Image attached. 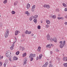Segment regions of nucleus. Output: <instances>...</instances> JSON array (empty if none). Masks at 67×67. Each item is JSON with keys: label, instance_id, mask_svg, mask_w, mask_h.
<instances>
[{"label": "nucleus", "instance_id": "f257e3e1", "mask_svg": "<svg viewBox=\"0 0 67 67\" xmlns=\"http://www.w3.org/2000/svg\"><path fill=\"white\" fill-rule=\"evenodd\" d=\"M35 54L31 53L29 55V58L30 61H32L33 60V57H35Z\"/></svg>", "mask_w": 67, "mask_h": 67}, {"label": "nucleus", "instance_id": "f03ea898", "mask_svg": "<svg viewBox=\"0 0 67 67\" xmlns=\"http://www.w3.org/2000/svg\"><path fill=\"white\" fill-rule=\"evenodd\" d=\"M59 43L60 44H61L60 45V47L62 48L64 46V45L66 44V41H64L63 43L62 41H60L59 42Z\"/></svg>", "mask_w": 67, "mask_h": 67}, {"label": "nucleus", "instance_id": "7ed1b4c3", "mask_svg": "<svg viewBox=\"0 0 67 67\" xmlns=\"http://www.w3.org/2000/svg\"><path fill=\"white\" fill-rule=\"evenodd\" d=\"M9 31L8 29H7L6 30V32L5 33L4 37H7L9 35Z\"/></svg>", "mask_w": 67, "mask_h": 67}, {"label": "nucleus", "instance_id": "20e7f679", "mask_svg": "<svg viewBox=\"0 0 67 67\" xmlns=\"http://www.w3.org/2000/svg\"><path fill=\"white\" fill-rule=\"evenodd\" d=\"M11 55V52L10 51H8L7 52L6 55L7 57H9Z\"/></svg>", "mask_w": 67, "mask_h": 67}, {"label": "nucleus", "instance_id": "39448f33", "mask_svg": "<svg viewBox=\"0 0 67 67\" xmlns=\"http://www.w3.org/2000/svg\"><path fill=\"white\" fill-rule=\"evenodd\" d=\"M43 7L44 8H46L47 9H49L50 8V6L48 5H47L46 4H44Z\"/></svg>", "mask_w": 67, "mask_h": 67}, {"label": "nucleus", "instance_id": "423d86ee", "mask_svg": "<svg viewBox=\"0 0 67 67\" xmlns=\"http://www.w3.org/2000/svg\"><path fill=\"white\" fill-rule=\"evenodd\" d=\"M47 40L48 41H49L50 40V39H51V36L49 34H48L47 35Z\"/></svg>", "mask_w": 67, "mask_h": 67}, {"label": "nucleus", "instance_id": "0eeeda50", "mask_svg": "<svg viewBox=\"0 0 67 67\" xmlns=\"http://www.w3.org/2000/svg\"><path fill=\"white\" fill-rule=\"evenodd\" d=\"M35 8V5H34L32 6L31 8V11L32 12H34V9Z\"/></svg>", "mask_w": 67, "mask_h": 67}, {"label": "nucleus", "instance_id": "6e6552de", "mask_svg": "<svg viewBox=\"0 0 67 67\" xmlns=\"http://www.w3.org/2000/svg\"><path fill=\"white\" fill-rule=\"evenodd\" d=\"M48 65V62H47L45 63V64H44L42 66V67H46L47 66V65Z\"/></svg>", "mask_w": 67, "mask_h": 67}, {"label": "nucleus", "instance_id": "1a4fd4ad", "mask_svg": "<svg viewBox=\"0 0 67 67\" xmlns=\"http://www.w3.org/2000/svg\"><path fill=\"white\" fill-rule=\"evenodd\" d=\"M24 64H25L27 63V58H25L24 59Z\"/></svg>", "mask_w": 67, "mask_h": 67}, {"label": "nucleus", "instance_id": "9d476101", "mask_svg": "<svg viewBox=\"0 0 67 67\" xmlns=\"http://www.w3.org/2000/svg\"><path fill=\"white\" fill-rule=\"evenodd\" d=\"M49 67H53L52 64V61L50 62L49 65Z\"/></svg>", "mask_w": 67, "mask_h": 67}, {"label": "nucleus", "instance_id": "9b49d317", "mask_svg": "<svg viewBox=\"0 0 67 67\" xmlns=\"http://www.w3.org/2000/svg\"><path fill=\"white\" fill-rule=\"evenodd\" d=\"M53 41H54V42H57V38L56 37H54L53 38Z\"/></svg>", "mask_w": 67, "mask_h": 67}, {"label": "nucleus", "instance_id": "f8f14e48", "mask_svg": "<svg viewBox=\"0 0 67 67\" xmlns=\"http://www.w3.org/2000/svg\"><path fill=\"white\" fill-rule=\"evenodd\" d=\"M34 17L33 16H32L30 17L29 19L30 21H31L32 20H33V18H34Z\"/></svg>", "mask_w": 67, "mask_h": 67}, {"label": "nucleus", "instance_id": "ddd939ff", "mask_svg": "<svg viewBox=\"0 0 67 67\" xmlns=\"http://www.w3.org/2000/svg\"><path fill=\"white\" fill-rule=\"evenodd\" d=\"M41 47H38L37 49V51H38L39 52H41Z\"/></svg>", "mask_w": 67, "mask_h": 67}, {"label": "nucleus", "instance_id": "4468645a", "mask_svg": "<svg viewBox=\"0 0 67 67\" xmlns=\"http://www.w3.org/2000/svg\"><path fill=\"white\" fill-rule=\"evenodd\" d=\"M63 61H67V57H64L63 58Z\"/></svg>", "mask_w": 67, "mask_h": 67}, {"label": "nucleus", "instance_id": "2eb2a0df", "mask_svg": "<svg viewBox=\"0 0 67 67\" xmlns=\"http://www.w3.org/2000/svg\"><path fill=\"white\" fill-rule=\"evenodd\" d=\"M46 47L47 48H51V46H50V44L47 45L46 46Z\"/></svg>", "mask_w": 67, "mask_h": 67}, {"label": "nucleus", "instance_id": "dca6fc26", "mask_svg": "<svg viewBox=\"0 0 67 67\" xmlns=\"http://www.w3.org/2000/svg\"><path fill=\"white\" fill-rule=\"evenodd\" d=\"M19 32V31H18L16 30V31L15 32V35H17L18 34Z\"/></svg>", "mask_w": 67, "mask_h": 67}, {"label": "nucleus", "instance_id": "f3484780", "mask_svg": "<svg viewBox=\"0 0 67 67\" xmlns=\"http://www.w3.org/2000/svg\"><path fill=\"white\" fill-rule=\"evenodd\" d=\"M13 59L14 60H18V58L16 57L15 56L13 57Z\"/></svg>", "mask_w": 67, "mask_h": 67}, {"label": "nucleus", "instance_id": "a211bd4d", "mask_svg": "<svg viewBox=\"0 0 67 67\" xmlns=\"http://www.w3.org/2000/svg\"><path fill=\"white\" fill-rule=\"evenodd\" d=\"M14 46V45H12V46L10 48L11 50H13V49Z\"/></svg>", "mask_w": 67, "mask_h": 67}, {"label": "nucleus", "instance_id": "6ab92c4d", "mask_svg": "<svg viewBox=\"0 0 67 67\" xmlns=\"http://www.w3.org/2000/svg\"><path fill=\"white\" fill-rule=\"evenodd\" d=\"M46 23L48 24H49L50 23V21L48 20H46Z\"/></svg>", "mask_w": 67, "mask_h": 67}, {"label": "nucleus", "instance_id": "aec40b11", "mask_svg": "<svg viewBox=\"0 0 67 67\" xmlns=\"http://www.w3.org/2000/svg\"><path fill=\"white\" fill-rule=\"evenodd\" d=\"M30 7V5L29 4H28L27 5V7L28 9H29Z\"/></svg>", "mask_w": 67, "mask_h": 67}, {"label": "nucleus", "instance_id": "412c9836", "mask_svg": "<svg viewBox=\"0 0 67 67\" xmlns=\"http://www.w3.org/2000/svg\"><path fill=\"white\" fill-rule=\"evenodd\" d=\"M25 13L26 14H27V15H28V16H29V15H30V13H29V12H26Z\"/></svg>", "mask_w": 67, "mask_h": 67}, {"label": "nucleus", "instance_id": "4be33fe9", "mask_svg": "<svg viewBox=\"0 0 67 67\" xmlns=\"http://www.w3.org/2000/svg\"><path fill=\"white\" fill-rule=\"evenodd\" d=\"M63 66L64 67H67V63H64L63 64Z\"/></svg>", "mask_w": 67, "mask_h": 67}, {"label": "nucleus", "instance_id": "5701e85b", "mask_svg": "<svg viewBox=\"0 0 67 67\" xmlns=\"http://www.w3.org/2000/svg\"><path fill=\"white\" fill-rule=\"evenodd\" d=\"M34 21L35 22V23H36L37 22V19H34Z\"/></svg>", "mask_w": 67, "mask_h": 67}, {"label": "nucleus", "instance_id": "b1692460", "mask_svg": "<svg viewBox=\"0 0 67 67\" xmlns=\"http://www.w3.org/2000/svg\"><path fill=\"white\" fill-rule=\"evenodd\" d=\"M26 55V53H24L23 54V57H25V56Z\"/></svg>", "mask_w": 67, "mask_h": 67}, {"label": "nucleus", "instance_id": "393cba45", "mask_svg": "<svg viewBox=\"0 0 67 67\" xmlns=\"http://www.w3.org/2000/svg\"><path fill=\"white\" fill-rule=\"evenodd\" d=\"M19 53L20 52H19V51H18L16 52V55H18L19 54Z\"/></svg>", "mask_w": 67, "mask_h": 67}, {"label": "nucleus", "instance_id": "a878e982", "mask_svg": "<svg viewBox=\"0 0 67 67\" xmlns=\"http://www.w3.org/2000/svg\"><path fill=\"white\" fill-rule=\"evenodd\" d=\"M42 56H43V55L42 54H40L39 55V59H41L42 58Z\"/></svg>", "mask_w": 67, "mask_h": 67}, {"label": "nucleus", "instance_id": "bb28decb", "mask_svg": "<svg viewBox=\"0 0 67 67\" xmlns=\"http://www.w3.org/2000/svg\"><path fill=\"white\" fill-rule=\"evenodd\" d=\"M63 5L64 7H67V5L65 3H63Z\"/></svg>", "mask_w": 67, "mask_h": 67}, {"label": "nucleus", "instance_id": "cd10ccee", "mask_svg": "<svg viewBox=\"0 0 67 67\" xmlns=\"http://www.w3.org/2000/svg\"><path fill=\"white\" fill-rule=\"evenodd\" d=\"M52 18L53 19H56V15H53V16H52Z\"/></svg>", "mask_w": 67, "mask_h": 67}, {"label": "nucleus", "instance_id": "c85d7f7f", "mask_svg": "<svg viewBox=\"0 0 67 67\" xmlns=\"http://www.w3.org/2000/svg\"><path fill=\"white\" fill-rule=\"evenodd\" d=\"M12 58L11 57H10L9 58V60L10 61V62H12Z\"/></svg>", "mask_w": 67, "mask_h": 67}, {"label": "nucleus", "instance_id": "c756f323", "mask_svg": "<svg viewBox=\"0 0 67 67\" xmlns=\"http://www.w3.org/2000/svg\"><path fill=\"white\" fill-rule=\"evenodd\" d=\"M57 59L59 61V62L60 60V58H59V57H57Z\"/></svg>", "mask_w": 67, "mask_h": 67}, {"label": "nucleus", "instance_id": "7c9ffc66", "mask_svg": "<svg viewBox=\"0 0 67 67\" xmlns=\"http://www.w3.org/2000/svg\"><path fill=\"white\" fill-rule=\"evenodd\" d=\"M7 3V0H5L3 1V3L4 4H5Z\"/></svg>", "mask_w": 67, "mask_h": 67}, {"label": "nucleus", "instance_id": "2f4dec72", "mask_svg": "<svg viewBox=\"0 0 67 67\" xmlns=\"http://www.w3.org/2000/svg\"><path fill=\"white\" fill-rule=\"evenodd\" d=\"M55 11L56 12H59V9H55Z\"/></svg>", "mask_w": 67, "mask_h": 67}, {"label": "nucleus", "instance_id": "473e14b6", "mask_svg": "<svg viewBox=\"0 0 67 67\" xmlns=\"http://www.w3.org/2000/svg\"><path fill=\"white\" fill-rule=\"evenodd\" d=\"M46 28H48L49 27V25L47 24L46 25Z\"/></svg>", "mask_w": 67, "mask_h": 67}, {"label": "nucleus", "instance_id": "72a5a7b5", "mask_svg": "<svg viewBox=\"0 0 67 67\" xmlns=\"http://www.w3.org/2000/svg\"><path fill=\"white\" fill-rule=\"evenodd\" d=\"M12 14H15V12L14 11H13L12 12Z\"/></svg>", "mask_w": 67, "mask_h": 67}, {"label": "nucleus", "instance_id": "f704fd0d", "mask_svg": "<svg viewBox=\"0 0 67 67\" xmlns=\"http://www.w3.org/2000/svg\"><path fill=\"white\" fill-rule=\"evenodd\" d=\"M34 18H35V19H36V18H37L38 17V16H37V15H35L34 16Z\"/></svg>", "mask_w": 67, "mask_h": 67}, {"label": "nucleus", "instance_id": "c9c22d12", "mask_svg": "<svg viewBox=\"0 0 67 67\" xmlns=\"http://www.w3.org/2000/svg\"><path fill=\"white\" fill-rule=\"evenodd\" d=\"M3 57V56H1V55H0V60H1V58L2 59Z\"/></svg>", "mask_w": 67, "mask_h": 67}, {"label": "nucleus", "instance_id": "e433bc0d", "mask_svg": "<svg viewBox=\"0 0 67 67\" xmlns=\"http://www.w3.org/2000/svg\"><path fill=\"white\" fill-rule=\"evenodd\" d=\"M17 4H18V2H16L14 3V5H16Z\"/></svg>", "mask_w": 67, "mask_h": 67}, {"label": "nucleus", "instance_id": "4c0bfd02", "mask_svg": "<svg viewBox=\"0 0 67 67\" xmlns=\"http://www.w3.org/2000/svg\"><path fill=\"white\" fill-rule=\"evenodd\" d=\"M28 32H29V31L27 30H26V31L25 33H26V34H28Z\"/></svg>", "mask_w": 67, "mask_h": 67}, {"label": "nucleus", "instance_id": "58836bf2", "mask_svg": "<svg viewBox=\"0 0 67 67\" xmlns=\"http://www.w3.org/2000/svg\"><path fill=\"white\" fill-rule=\"evenodd\" d=\"M38 29H41V26H40L39 25L38 26Z\"/></svg>", "mask_w": 67, "mask_h": 67}, {"label": "nucleus", "instance_id": "ea45409f", "mask_svg": "<svg viewBox=\"0 0 67 67\" xmlns=\"http://www.w3.org/2000/svg\"><path fill=\"white\" fill-rule=\"evenodd\" d=\"M55 51L56 52H59V50L58 49H55Z\"/></svg>", "mask_w": 67, "mask_h": 67}, {"label": "nucleus", "instance_id": "a19ab883", "mask_svg": "<svg viewBox=\"0 0 67 67\" xmlns=\"http://www.w3.org/2000/svg\"><path fill=\"white\" fill-rule=\"evenodd\" d=\"M7 64V63H5L4 64V67H5L6 66V65Z\"/></svg>", "mask_w": 67, "mask_h": 67}, {"label": "nucleus", "instance_id": "79ce46f5", "mask_svg": "<svg viewBox=\"0 0 67 67\" xmlns=\"http://www.w3.org/2000/svg\"><path fill=\"white\" fill-rule=\"evenodd\" d=\"M57 19L58 20H60L61 17H58L57 18Z\"/></svg>", "mask_w": 67, "mask_h": 67}, {"label": "nucleus", "instance_id": "37998d69", "mask_svg": "<svg viewBox=\"0 0 67 67\" xmlns=\"http://www.w3.org/2000/svg\"><path fill=\"white\" fill-rule=\"evenodd\" d=\"M50 40L51 41H53V38H50Z\"/></svg>", "mask_w": 67, "mask_h": 67}, {"label": "nucleus", "instance_id": "c03bdc74", "mask_svg": "<svg viewBox=\"0 0 67 67\" xmlns=\"http://www.w3.org/2000/svg\"><path fill=\"white\" fill-rule=\"evenodd\" d=\"M2 26V23H0V27Z\"/></svg>", "mask_w": 67, "mask_h": 67}, {"label": "nucleus", "instance_id": "a18cd8bd", "mask_svg": "<svg viewBox=\"0 0 67 67\" xmlns=\"http://www.w3.org/2000/svg\"><path fill=\"white\" fill-rule=\"evenodd\" d=\"M24 49L25 48H24V47H22V49H21L22 51H24Z\"/></svg>", "mask_w": 67, "mask_h": 67}, {"label": "nucleus", "instance_id": "49530a36", "mask_svg": "<svg viewBox=\"0 0 67 67\" xmlns=\"http://www.w3.org/2000/svg\"><path fill=\"white\" fill-rule=\"evenodd\" d=\"M39 59V58H38V57H37L36 58V60H38Z\"/></svg>", "mask_w": 67, "mask_h": 67}, {"label": "nucleus", "instance_id": "de8ad7c7", "mask_svg": "<svg viewBox=\"0 0 67 67\" xmlns=\"http://www.w3.org/2000/svg\"><path fill=\"white\" fill-rule=\"evenodd\" d=\"M31 31H28V34H31Z\"/></svg>", "mask_w": 67, "mask_h": 67}, {"label": "nucleus", "instance_id": "09e8293b", "mask_svg": "<svg viewBox=\"0 0 67 67\" xmlns=\"http://www.w3.org/2000/svg\"><path fill=\"white\" fill-rule=\"evenodd\" d=\"M2 62H0V66H2Z\"/></svg>", "mask_w": 67, "mask_h": 67}, {"label": "nucleus", "instance_id": "8fccbe9b", "mask_svg": "<svg viewBox=\"0 0 67 67\" xmlns=\"http://www.w3.org/2000/svg\"><path fill=\"white\" fill-rule=\"evenodd\" d=\"M64 11H67V8H65V9H64Z\"/></svg>", "mask_w": 67, "mask_h": 67}, {"label": "nucleus", "instance_id": "3c124183", "mask_svg": "<svg viewBox=\"0 0 67 67\" xmlns=\"http://www.w3.org/2000/svg\"><path fill=\"white\" fill-rule=\"evenodd\" d=\"M50 46H54V44H50Z\"/></svg>", "mask_w": 67, "mask_h": 67}, {"label": "nucleus", "instance_id": "603ef678", "mask_svg": "<svg viewBox=\"0 0 67 67\" xmlns=\"http://www.w3.org/2000/svg\"><path fill=\"white\" fill-rule=\"evenodd\" d=\"M60 19H62V20H64V18L63 17H61Z\"/></svg>", "mask_w": 67, "mask_h": 67}, {"label": "nucleus", "instance_id": "864d4df0", "mask_svg": "<svg viewBox=\"0 0 67 67\" xmlns=\"http://www.w3.org/2000/svg\"><path fill=\"white\" fill-rule=\"evenodd\" d=\"M19 48H20V49L22 50V47H20Z\"/></svg>", "mask_w": 67, "mask_h": 67}, {"label": "nucleus", "instance_id": "5fc2aeb1", "mask_svg": "<svg viewBox=\"0 0 67 67\" xmlns=\"http://www.w3.org/2000/svg\"><path fill=\"white\" fill-rule=\"evenodd\" d=\"M15 42H13V44H12V45H14V43H15Z\"/></svg>", "mask_w": 67, "mask_h": 67}, {"label": "nucleus", "instance_id": "6e6d98bb", "mask_svg": "<svg viewBox=\"0 0 67 67\" xmlns=\"http://www.w3.org/2000/svg\"><path fill=\"white\" fill-rule=\"evenodd\" d=\"M64 24H65V25H67V22H65L64 23Z\"/></svg>", "mask_w": 67, "mask_h": 67}, {"label": "nucleus", "instance_id": "4d7b16f0", "mask_svg": "<svg viewBox=\"0 0 67 67\" xmlns=\"http://www.w3.org/2000/svg\"><path fill=\"white\" fill-rule=\"evenodd\" d=\"M50 54H53V52L51 51L50 52Z\"/></svg>", "mask_w": 67, "mask_h": 67}, {"label": "nucleus", "instance_id": "13d9d810", "mask_svg": "<svg viewBox=\"0 0 67 67\" xmlns=\"http://www.w3.org/2000/svg\"><path fill=\"white\" fill-rule=\"evenodd\" d=\"M58 16H60V14H59L58 15Z\"/></svg>", "mask_w": 67, "mask_h": 67}, {"label": "nucleus", "instance_id": "bf43d9fd", "mask_svg": "<svg viewBox=\"0 0 67 67\" xmlns=\"http://www.w3.org/2000/svg\"><path fill=\"white\" fill-rule=\"evenodd\" d=\"M65 18H67V15H66V16H65Z\"/></svg>", "mask_w": 67, "mask_h": 67}, {"label": "nucleus", "instance_id": "052dcab7", "mask_svg": "<svg viewBox=\"0 0 67 67\" xmlns=\"http://www.w3.org/2000/svg\"><path fill=\"white\" fill-rule=\"evenodd\" d=\"M34 35V34H31V36H33Z\"/></svg>", "mask_w": 67, "mask_h": 67}, {"label": "nucleus", "instance_id": "680f3d73", "mask_svg": "<svg viewBox=\"0 0 67 67\" xmlns=\"http://www.w3.org/2000/svg\"><path fill=\"white\" fill-rule=\"evenodd\" d=\"M13 67H16V66H14Z\"/></svg>", "mask_w": 67, "mask_h": 67}, {"label": "nucleus", "instance_id": "e2e57ef3", "mask_svg": "<svg viewBox=\"0 0 67 67\" xmlns=\"http://www.w3.org/2000/svg\"><path fill=\"white\" fill-rule=\"evenodd\" d=\"M15 40H16V38H15Z\"/></svg>", "mask_w": 67, "mask_h": 67}, {"label": "nucleus", "instance_id": "0e129e2a", "mask_svg": "<svg viewBox=\"0 0 67 67\" xmlns=\"http://www.w3.org/2000/svg\"><path fill=\"white\" fill-rule=\"evenodd\" d=\"M10 43H11V41H10Z\"/></svg>", "mask_w": 67, "mask_h": 67}]
</instances>
